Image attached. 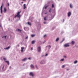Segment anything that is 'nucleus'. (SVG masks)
Returning a JSON list of instances; mask_svg holds the SVG:
<instances>
[{"instance_id":"nucleus-1","label":"nucleus","mask_w":78,"mask_h":78,"mask_svg":"<svg viewBox=\"0 0 78 78\" xmlns=\"http://www.w3.org/2000/svg\"><path fill=\"white\" fill-rule=\"evenodd\" d=\"M20 12H21L20 11L18 12L17 13V15L15 16V18H16L17 17H19V18H20V17L21 16L20 15Z\"/></svg>"},{"instance_id":"nucleus-2","label":"nucleus","mask_w":78,"mask_h":78,"mask_svg":"<svg viewBox=\"0 0 78 78\" xmlns=\"http://www.w3.org/2000/svg\"><path fill=\"white\" fill-rule=\"evenodd\" d=\"M37 49L38 52H41V47H38L37 48Z\"/></svg>"},{"instance_id":"nucleus-3","label":"nucleus","mask_w":78,"mask_h":78,"mask_svg":"<svg viewBox=\"0 0 78 78\" xmlns=\"http://www.w3.org/2000/svg\"><path fill=\"white\" fill-rule=\"evenodd\" d=\"M69 45L68 44H66L64 45V47H69Z\"/></svg>"},{"instance_id":"nucleus-4","label":"nucleus","mask_w":78,"mask_h":78,"mask_svg":"<svg viewBox=\"0 0 78 78\" xmlns=\"http://www.w3.org/2000/svg\"><path fill=\"white\" fill-rule=\"evenodd\" d=\"M71 15V12H69L68 13V17H70Z\"/></svg>"},{"instance_id":"nucleus-5","label":"nucleus","mask_w":78,"mask_h":78,"mask_svg":"<svg viewBox=\"0 0 78 78\" xmlns=\"http://www.w3.org/2000/svg\"><path fill=\"white\" fill-rule=\"evenodd\" d=\"M30 76H33L34 74L33 73L30 72Z\"/></svg>"},{"instance_id":"nucleus-6","label":"nucleus","mask_w":78,"mask_h":78,"mask_svg":"<svg viewBox=\"0 0 78 78\" xmlns=\"http://www.w3.org/2000/svg\"><path fill=\"white\" fill-rule=\"evenodd\" d=\"M23 49H25V48L24 47H22L21 48V52H23Z\"/></svg>"},{"instance_id":"nucleus-7","label":"nucleus","mask_w":78,"mask_h":78,"mask_svg":"<svg viewBox=\"0 0 78 78\" xmlns=\"http://www.w3.org/2000/svg\"><path fill=\"white\" fill-rule=\"evenodd\" d=\"M27 58H25L24 59H22V61H26V60H27Z\"/></svg>"},{"instance_id":"nucleus-8","label":"nucleus","mask_w":78,"mask_h":78,"mask_svg":"<svg viewBox=\"0 0 78 78\" xmlns=\"http://www.w3.org/2000/svg\"><path fill=\"white\" fill-rule=\"evenodd\" d=\"M26 8V4H24L23 5V9H25Z\"/></svg>"},{"instance_id":"nucleus-9","label":"nucleus","mask_w":78,"mask_h":78,"mask_svg":"<svg viewBox=\"0 0 78 78\" xmlns=\"http://www.w3.org/2000/svg\"><path fill=\"white\" fill-rule=\"evenodd\" d=\"M16 30L17 31H19L20 32H21V31H22L21 30H20L19 29H17Z\"/></svg>"},{"instance_id":"nucleus-10","label":"nucleus","mask_w":78,"mask_h":78,"mask_svg":"<svg viewBox=\"0 0 78 78\" xmlns=\"http://www.w3.org/2000/svg\"><path fill=\"white\" fill-rule=\"evenodd\" d=\"M5 62H6V63H7V64L9 65V61H5Z\"/></svg>"},{"instance_id":"nucleus-11","label":"nucleus","mask_w":78,"mask_h":78,"mask_svg":"<svg viewBox=\"0 0 78 78\" xmlns=\"http://www.w3.org/2000/svg\"><path fill=\"white\" fill-rule=\"evenodd\" d=\"M27 23L28 24V25H29L31 26V23L30 22H27Z\"/></svg>"},{"instance_id":"nucleus-12","label":"nucleus","mask_w":78,"mask_h":78,"mask_svg":"<svg viewBox=\"0 0 78 78\" xmlns=\"http://www.w3.org/2000/svg\"><path fill=\"white\" fill-rule=\"evenodd\" d=\"M10 47H11L10 46H9L7 48H5V50H6L7 49H9L10 48Z\"/></svg>"},{"instance_id":"nucleus-13","label":"nucleus","mask_w":78,"mask_h":78,"mask_svg":"<svg viewBox=\"0 0 78 78\" xmlns=\"http://www.w3.org/2000/svg\"><path fill=\"white\" fill-rule=\"evenodd\" d=\"M71 44H72V45H74V44H75V41H72L71 42Z\"/></svg>"},{"instance_id":"nucleus-14","label":"nucleus","mask_w":78,"mask_h":78,"mask_svg":"<svg viewBox=\"0 0 78 78\" xmlns=\"http://www.w3.org/2000/svg\"><path fill=\"white\" fill-rule=\"evenodd\" d=\"M3 4H2V5L1 7V9H2L3 8Z\"/></svg>"},{"instance_id":"nucleus-15","label":"nucleus","mask_w":78,"mask_h":78,"mask_svg":"<svg viewBox=\"0 0 78 78\" xmlns=\"http://www.w3.org/2000/svg\"><path fill=\"white\" fill-rule=\"evenodd\" d=\"M70 7L71 8H73V7L72 6V4H70Z\"/></svg>"},{"instance_id":"nucleus-16","label":"nucleus","mask_w":78,"mask_h":78,"mask_svg":"<svg viewBox=\"0 0 78 78\" xmlns=\"http://www.w3.org/2000/svg\"><path fill=\"white\" fill-rule=\"evenodd\" d=\"M59 38H57L56 40V42H57V41H59Z\"/></svg>"},{"instance_id":"nucleus-17","label":"nucleus","mask_w":78,"mask_h":78,"mask_svg":"<svg viewBox=\"0 0 78 78\" xmlns=\"http://www.w3.org/2000/svg\"><path fill=\"white\" fill-rule=\"evenodd\" d=\"M31 68H34V66L33 65H31L30 66Z\"/></svg>"},{"instance_id":"nucleus-18","label":"nucleus","mask_w":78,"mask_h":78,"mask_svg":"<svg viewBox=\"0 0 78 78\" xmlns=\"http://www.w3.org/2000/svg\"><path fill=\"white\" fill-rule=\"evenodd\" d=\"M35 42V41H32L31 42V43H32V44H34Z\"/></svg>"},{"instance_id":"nucleus-19","label":"nucleus","mask_w":78,"mask_h":78,"mask_svg":"<svg viewBox=\"0 0 78 78\" xmlns=\"http://www.w3.org/2000/svg\"><path fill=\"white\" fill-rule=\"evenodd\" d=\"M78 62V61L76 60L74 62V64H76Z\"/></svg>"},{"instance_id":"nucleus-20","label":"nucleus","mask_w":78,"mask_h":78,"mask_svg":"<svg viewBox=\"0 0 78 78\" xmlns=\"http://www.w3.org/2000/svg\"><path fill=\"white\" fill-rule=\"evenodd\" d=\"M34 36H35V35H31V37H33Z\"/></svg>"},{"instance_id":"nucleus-21","label":"nucleus","mask_w":78,"mask_h":78,"mask_svg":"<svg viewBox=\"0 0 78 78\" xmlns=\"http://www.w3.org/2000/svg\"><path fill=\"white\" fill-rule=\"evenodd\" d=\"M46 17H47V16H45V17H44V20H45V21L47 20V19H46Z\"/></svg>"},{"instance_id":"nucleus-22","label":"nucleus","mask_w":78,"mask_h":78,"mask_svg":"<svg viewBox=\"0 0 78 78\" xmlns=\"http://www.w3.org/2000/svg\"><path fill=\"white\" fill-rule=\"evenodd\" d=\"M4 12H6V9L5 8H4Z\"/></svg>"},{"instance_id":"nucleus-23","label":"nucleus","mask_w":78,"mask_h":78,"mask_svg":"<svg viewBox=\"0 0 78 78\" xmlns=\"http://www.w3.org/2000/svg\"><path fill=\"white\" fill-rule=\"evenodd\" d=\"M48 48L49 49H50V48H51V46L50 45H49V46H48Z\"/></svg>"},{"instance_id":"nucleus-24","label":"nucleus","mask_w":78,"mask_h":78,"mask_svg":"<svg viewBox=\"0 0 78 78\" xmlns=\"http://www.w3.org/2000/svg\"><path fill=\"white\" fill-rule=\"evenodd\" d=\"M51 7L52 8H54V5L52 4Z\"/></svg>"},{"instance_id":"nucleus-25","label":"nucleus","mask_w":78,"mask_h":78,"mask_svg":"<svg viewBox=\"0 0 78 78\" xmlns=\"http://www.w3.org/2000/svg\"><path fill=\"white\" fill-rule=\"evenodd\" d=\"M3 59L4 61H6V58H3Z\"/></svg>"},{"instance_id":"nucleus-26","label":"nucleus","mask_w":78,"mask_h":78,"mask_svg":"<svg viewBox=\"0 0 78 78\" xmlns=\"http://www.w3.org/2000/svg\"><path fill=\"white\" fill-rule=\"evenodd\" d=\"M64 58H63L62 59H61L60 61H64Z\"/></svg>"},{"instance_id":"nucleus-27","label":"nucleus","mask_w":78,"mask_h":78,"mask_svg":"<svg viewBox=\"0 0 78 78\" xmlns=\"http://www.w3.org/2000/svg\"><path fill=\"white\" fill-rule=\"evenodd\" d=\"M65 67V65H63L62 66V68H64V67Z\"/></svg>"},{"instance_id":"nucleus-28","label":"nucleus","mask_w":78,"mask_h":78,"mask_svg":"<svg viewBox=\"0 0 78 78\" xmlns=\"http://www.w3.org/2000/svg\"><path fill=\"white\" fill-rule=\"evenodd\" d=\"M51 9H50L49 11V12H51Z\"/></svg>"},{"instance_id":"nucleus-29","label":"nucleus","mask_w":78,"mask_h":78,"mask_svg":"<svg viewBox=\"0 0 78 78\" xmlns=\"http://www.w3.org/2000/svg\"><path fill=\"white\" fill-rule=\"evenodd\" d=\"M3 12V11L2 10V9H1V13H2Z\"/></svg>"},{"instance_id":"nucleus-30","label":"nucleus","mask_w":78,"mask_h":78,"mask_svg":"<svg viewBox=\"0 0 78 78\" xmlns=\"http://www.w3.org/2000/svg\"><path fill=\"white\" fill-rule=\"evenodd\" d=\"M46 36H47V35H45L44 36V37H46Z\"/></svg>"},{"instance_id":"nucleus-31","label":"nucleus","mask_w":78,"mask_h":78,"mask_svg":"<svg viewBox=\"0 0 78 78\" xmlns=\"http://www.w3.org/2000/svg\"><path fill=\"white\" fill-rule=\"evenodd\" d=\"M47 6H46L44 8V9H47Z\"/></svg>"},{"instance_id":"nucleus-32","label":"nucleus","mask_w":78,"mask_h":78,"mask_svg":"<svg viewBox=\"0 0 78 78\" xmlns=\"http://www.w3.org/2000/svg\"><path fill=\"white\" fill-rule=\"evenodd\" d=\"M5 37V38H6V36H5L4 37H2V38H3V37Z\"/></svg>"},{"instance_id":"nucleus-33","label":"nucleus","mask_w":78,"mask_h":78,"mask_svg":"<svg viewBox=\"0 0 78 78\" xmlns=\"http://www.w3.org/2000/svg\"><path fill=\"white\" fill-rule=\"evenodd\" d=\"M31 50H33V48H31Z\"/></svg>"},{"instance_id":"nucleus-34","label":"nucleus","mask_w":78,"mask_h":78,"mask_svg":"<svg viewBox=\"0 0 78 78\" xmlns=\"http://www.w3.org/2000/svg\"><path fill=\"white\" fill-rule=\"evenodd\" d=\"M26 39H28V37H27L26 38H25Z\"/></svg>"},{"instance_id":"nucleus-35","label":"nucleus","mask_w":78,"mask_h":78,"mask_svg":"<svg viewBox=\"0 0 78 78\" xmlns=\"http://www.w3.org/2000/svg\"><path fill=\"white\" fill-rule=\"evenodd\" d=\"M47 55H48V54H46V55H45V56H47Z\"/></svg>"},{"instance_id":"nucleus-36","label":"nucleus","mask_w":78,"mask_h":78,"mask_svg":"<svg viewBox=\"0 0 78 78\" xmlns=\"http://www.w3.org/2000/svg\"><path fill=\"white\" fill-rule=\"evenodd\" d=\"M35 67L37 69V65L35 66Z\"/></svg>"},{"instance_id":"nucleus-37","label":"nucleus","mask_w":78,"mask_h":78,"mask_svg":"<svg viewBox=\"0 0 78 78\" xmlns=\"http://www.w3.org/2000/svg\"><path fill=\"white\" fill-rule=\"evenodd\" d=\"M3 69H4V66L2 67V70H3Z\"/></svg>"},{"instance_id":"nucleus-38","label":"nucleus","mask_w":78,"mask_h":78,"mask_svg":"<svg viewBox=\"0 0 78 78\" xmlns=\"http://www.w3.org/2000/svg\"><path fill=\"white\" fill-rule=\"evenodd\" d=\"M64 41V39H63V40L62 41V42H63V41Z\"/></svg>"},{"instance_id":"nucleus-39","label":"nucleus","mask_w":78,"mask_h":78,"mask_svg":"<svg viewBox=\"0 0 78 78\" xmlns=\"http://www.w3.org/2000/svg\"><path fill=\"white\" fill-rule=\"evenodd\" d=\"M8 6H9V3H7Z\"/></svg>"},{"instance_id":"nucleus-40","label":"nucleus","mask_w":78,"mask_h":78,"mask_svg":"<svg viewBox=\"0 0 78 78\" xmlns=\"http://www.w3.org/2000/svg\"><path fill=\"white\" fill-rule=\"evenodd\" d=\"M28 59H31V58H28Z\"/></svg>"},{"instance_id":"nucleus-41","label":"nucleus","mask_w":78,"mask_h":78,"mask_svg":"<svg viewBox=\"0 0 78 78\" xmlns=\"http://www.w3.org/2000/svg\"><path fill=\"white\" fill-rule=\"evenodd\" d=\"M64 57L66 58V56H64Z\"/></svg>"},{"instance_id":"nucleus-42","label":"nucleus","mask_w":78,"mask_h":78,"mask_svg":"<svg viewBox=\"0 0 78 78\" xmlns=\"http://www.w3.org/2000/svg\"><path fill=\"white\" fill-rule=\"evenodd\" d=\"M44 24H45V23H46V22H44Z\"/></svg>"},{"instance_id":"nucleus-43","label":"nucleus","mask_w":78,"mask_h":78,"mask_svg":"<svg viewBox=\"0 0 78 78\" xmlns=\"http://www.w3.org/2000/svg\"><path fill=\"white\" fill-rule=\"evenodd\" d=\"M23 3V2H21V3Z\"/></svg>"},{"instance_id":"nucleus-44","label":"nucleus","mask_w":78,"mask_h":78,"mask_svg":"<svg viewBox=\"0 0 78 78\" xmlns=\"http://www.w3.org/2000/svg\"><path fill=\"white\" fill-rule=\"evenodd\" d=\"M63 22H64V20H63Z\"/></svg>"},{"instance_id":"nucleus-45","label":"nucleus","mask_w":78,"mask_h":78,"mask_svg":"<svg viewBox=\"0 0 78 78\" xmlns=\"http://www.w3.org/2000/svg\"><path fill=\"white\" fill-rule=\"evenodd\" d=\"M47 13H45V14H47Z\"/></svg>"},{"instance_id":"nucleus-46","label":"nucleus","mask_w":78,"mask_h":78,"mask_svg":"<svg viewBox=\"0 0 78 78\" xmlns=\"http://www.w3.org/2000/svg\"><path fill=\"white\" fill-rule=\"evenodd\" d=\"M67 70H69V69H67Z\"/></svg>"},{"instance_id":"nucleus-47","label":"nucleus","mask_w":78,"mask_h":78,"mask_svg":"<svg viewBox=\"0 0 78 78\" xmlns=\"http://www.w3.org/2000/svg\"><path fill=\"white\" fill-rule=\"evenodd\" d=\"M23 0V1H25V0Z\"/></svg>"},{"instance_id":"nucleus-48","label":"nucleus","mask_w":78,"mask_h":78,"mask_svg":"<svg viewBox=\"0 0 78 78\" xmlns=\"http://www.w3.org/2000/svg\"><path fill=\"white\" fill-rule=\"evenodd\" d=\"M11 66H10V68H11Z\"/></svg>"},{"instance_id":"nucleus-49","label":"nucleus","mask_w":78,"mask_h":78,"mask_svg":"<svg viewBox=\"0 0 78 78\" xmlns=\"http://www.w3.org/2000/svg\"><path fill=\"white\" fill-rule=\"evenodd\" d=\"M41 64H42V63H41Z\"/></svg>"},{"instance_id":"nucleus-50","label":"nucleus","mask_w":78,"mask_h":78,"mask_svg":"<svg viewBox=\"0 0 78 78\" xmlns=\"http://www.w3.org/2000/svg\"><path fill=\"white\" fill-rule=\"evenodd\" d=\"M0 51H1V50H0Z\"/></svg>"}]
</instances>
